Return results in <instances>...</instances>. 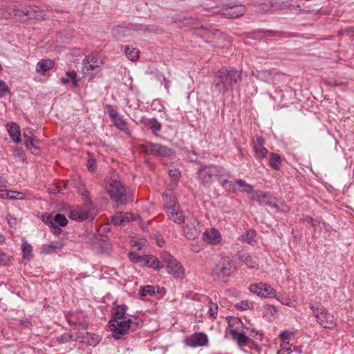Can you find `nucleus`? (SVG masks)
<instances>
[{"label":"nucleus","instance_id":"nucleus-1","mask_svg":"<svg viewBox=\"0 0 354 354\" xmlns=\"http://www.w3.org/2000/svg\"><path fill=\"white\" fill-rule=\"evenodd\" d=\"M242 81V71L233 68H222L219 69L215 76L214 86L218 91L225 94L232 89L234 84Z\"/></svg>","mask_w":354,"mask_h":354},{"label":"nucleus","instance_id":"nucleus-2","mask_svg":"<svg viewBox=\"0 0 354 354\" xmlns=\"http://www.w3.org/2000/svg\"><path fill=\"white\" fill-rule=\"evenodd\" d=\"M198 178L203 185L209 184L225 176H227L225 169L218 165H201L197 172Z\"/></svg>","mask_w":354,"mask_h":354},{"label":"nucleus","instance_id":"nucleus-3","mask_svg":"<svg viewBox=\"0 0 354 354\" xmlns=\"http://www.w3.org/2000/svg\"><path fill=\"white\" fill-rule=\"evenodd\" d=\"M236 270V266L230 258L223 257L215 265L211 276L214 281H226Z\"/></svg>","mask_w":354,"mask_h":354},{"label":"nucleus","instance_id":"nucleus-4","mask_svg":"<svg viewBox=\"0 0 354 354\" xmlns=\"http://www.w3.org/2000/svg\"><path fill=\"white\" fill-rule=\"evenodd\" d=\"M109 327L112 331L113 336L119 339L121 335L128 333L129 331H134L138 327V323L128 318L124 319H112L109 322Z\"/></svg>","mask_w":354,"mask_h":354},{"label":"nucleus","instance_id":"nucleus-5","mask_svg":"<svg viewBox=\"0 0 354 354\" xmlns=\"http://www.w3.org/2000/svg\"><path fill=\"white\" fill-rule=\"evenodd\" d=\"M6 16L16 21H23L24 17L32 18L35 10L26 4H10L5 8Z\"/></svg>","mask_w":354,"mask_h":354},{"label":"nucleus","instance_id":"nucleus-6","mask_svg":"<svg viewBox=\"0 0 354 354\" xmlns=\"http://www.w3.org/2000/svg\"><path fill=\"white\" fill-rule=\"evenodd\" d=\"M106 189L111 198L116 203H127V195L125 187L120 180L110 179L106 184Z\"/></svg>","mask_w":354,"mask_h":354},{"label":"nucleus","instance_id":"nucleus-7","mask_svg":"<svg viewBox=\"0 0 354 354\" xmlns=\"http://www.w3.org/2000/svg\"><path fill=\"white\" fill-rule=\"evenodd\" d=\"M102 59L97 53H92L88 55L83 61L82 71L84 75L93 78V76L101 71Z\"/></svg>","mask_w":354,"mask_h":354},{"label":"nucleus","instance_id":"nucleus-8","mask_svg":"<svg viewBox=\"0 0 354 354\" xmlns=\"http://www.w3.org/2000/svg\"><path fill=\"white\" fill-rule=\"evenodd\" d=\"M310 307L321 326L329 329L333 328L335 326L336 324L333 315L330 314L324 306H319L315 307L310 305Z\"/></svg>","mask_w":354,"mask_h":354},{"label":"nucleus","instance_id":"nucleus-9","mask_svg":"<svg viewBox=\"0 0 354 354\" xmlns=\"http://www.w3.org/2000/svg\"><path fill=\"white\" fill-rule=\"evenodd\" d=\"M163 199L165 201V209L169 218L176 223H183L185 221V217L183 211L180 209L179 205L169 198L166 194H163Z\"/></svg>","mask_w":354,"mask_h":354},{"label":"nucleus","instance_id":"nucleus-10","mask_svg":"<svg viewBox=\"0 0 354 354\" xmlns=\"http://www.w3.org/2000/svg\"><path fill=\"white\" fill-rule=\"evenodd\" d=\"M251 292L262 298H275L277 295L276 290L270 285L265 283H258L251 284L249 287Z\"/></svg>","mask_w":354,"mask_h":354},{"label":"nucleus","instance_id":"nucleus-11","mask_svg":"<svg viewBox=\"0 0 354 354\" xmlns=\"http://www.w3.org/2000/svg\"><path fill=\"white\" fill-rule=\"evenodd\" d=\"M143 151L147 154L162 157H168L173 154V151L170 148L152 142L145 145L143 146Z\"/></svg>","mask_w":354,"mask_h":354},{"label":"nucleus","instance_id":"nucleus-12","mask_svg":"<svg viewBox=\"0 0 354 354\" xmlns=\"http://www.w3.org/2000/svg\"><path fill=\"white\" fill-rule=\"evenodd\" d=\"M184 342L187 346L196 348L207 346L208 344L209 339L205 333L198 332L185 337Z\"/></svg>","mask_w":354,"mask_h":354},{"label":"nucleus","instance_id":"nucleus-13","mask_svg":"<svg viewBox=\"0 0 354 354\" xmlns=\"http://www.w3.org/2000/svg\"><path fill=\"white\" fill-rule=\"evenodd\" d=\"M109 115L115 127L123 131L125 134L131 136V131L127 126L126 120L112 107L109 109Z\"/></svg>","mask_w":354,"mask_h":354},{"label":"nucleus","instance_id":"nucleus-14","mask_svg":"<svg viewBox=\"0 0 354 354\" xmlns=\"http://www.w3.org/2000/svg\"><path fill=\"white\" fill-rule=\"evenodd\" d=\"M282 73L278 72L274 68L269 70H260L256 72H252V75L255 77L257 80L263 81L267 83H273L274 78L277 75H281Z\"/></svg>","mask_w":354,"mask_h":354},{"label":"nucleus","instance_id":"nucleus-15","mask_svg":"<svg viewBox=\"0 0 354 354\" xmlns=\"http://www.w3.org/2000/svg\"><path fill=\"white\" fill-rule=\"evenodd\" d=\"M68 217L77 221H83L89 218L92 220L93 218V216L90 215L89 211L79 207L70 211Z\"/></svg>","mask_w":354,"mask_h":354},{"label":"nucleus","instance_id":"nucleus-16","mask_svg":"<svg viewBox=\"0 0 354 354\" xmlns=\"http://www.w3.org/2000/svg\"><path fill=\"white\" fill-rule=\"evenodd\" d=\"M226 6L223 11V15L228 18H237L242 16L245 12V8L241 4Z\"/></svg>","mask_w":354,"mask_h":354},{"label":"nucleus","instance_id":"nucleus-17","mask_svg":"<svg viewBox=\"0 0 354 354\" xmlns=\"http://www.w3.org/2000/svg\"><path fill=\"white\" fill-rule=\"evenodd\" d=\"M203 238V240L209 244L217 245L221 242V235L217 230L212 228L204 232Z\"/></svg>","mask_w":354,"mask_h":354},{"label":"nucleus","instance_id":"nucleus-18","mask_svg":"<svg viewBox=\"0 0 354 354\" xmlns=\"http://www.w3.org/2000/svg\"><path fill=\"white\" fill-rule=\"evenodd\" d=\"M167 272L175 278L182 279L185 277V271L181 264L174 259L167 265Z\"/></svg>","mask_w":354,"mask_h":354},{"label":"nucleus","instance_id":"nucleus-19","mask_svg":"<svg viewBox=\"0 0 354 354\" xmlns=\"http://www.w3.org/2000/svg\"><path fill=\"white\" fill-rule=\"evenodd\" d=\"M250 199L256 201L261 205H267L270 199V196L268 193L257 190L254 191L252 194L250 196Z\"/></svg>","mask_w":354,"mask_h":354},{"label":"nucleus","instance_id":"nucleus-20","mask_svg":"<svg viewBox=\"0 0 354 354\" xmlns=\"http://www.w3.org/2000/svg\"><path fill=\"white\" fill-rule=\"evenodd\" d=\"M142 265L153 268L156 270H160L163 266L162 265H160V260L153 255H144V259Z\"/></svg>","mask_w":354,"mask_h":354},{"label":"nucleus","instance_id":"nucleus-21","mask_svg":"<svg viewBox=\"0 0 354 354\" xmlns=\"http://www.w3.org/2000/svg\"><path fill=\"white\" fill-rule=\"evenodd\" d=\"M8 131L14 142L18 143L21 142V133L19 127L15 122H10L7 124Z\"/></svg>","mask_w":354,"mask_h":354},{"label":"nucleus","instance_id":"nucleus-22","mask_svg":"<svg viewBox=\"0 0 354 354\" xmlns=\"http://www.w3.org/2000/svg\"><path fill=\"white\" fill-rule=\"evenodd\" d=\"M140 123L145 127H149L153 132L160 131L162 125L156 118L149 119L145 117H142L140 120Z\"/></svg>","mask_w":354,"mask_h":354},{"label":"nucleus","instance_id":"nucleus-23","mask_svg":"<svg viewBox=\"0 0 354 354\" xmlns=\"http://www.w3.org/2000/svg\"><path fill=\"white\" fill-rule=\"evenodd\" d=\"M63 247V243L61 241H53L47 244H44L41 246V252L43 254H50L55 252L57 250H60Z\"/></svg>","mask_w":354,"mask_h":354},{"label":"nucleus","instance_id":"nucleus-24","mask_svg":"<svg viewBox=\"0 0 354 354\" xmlns=\"http://www.w3.org/2000/svg\"><path fill=\"white\" fill-rule=\"evenodd\" d=\"M54 66V62L53 60L46 59L37 63L36 66V71L39 73H44L45 72L53 68Z\"/></svg>","mask_w":354,"mask_h":354},{"label":"nucleus","instance_id":"nucleus-25","mask_svg":"<svg viewBox=\"0 0 354 354\" xmlns=\"http://www.w3.org/2000/svg\"><path fill=\"white\" fill-rule=\"evenodd\" d=\"M125 53L129 60L135 62L139 58L140 50L134 46H127Z\"/></svg>","mask_w":354,"mask_h":354},{"label":"nucleus","instance_id":"nucleus-26","mask_svg":"<svg viewBox=\"0 0 354 354\" xmlns=\"http://www.w3.org/2000/svg\"><path fill=\"white\" fill-rule=\"evenodd\" d=\"M183 232L185 236L190 240H194L199 235L198 230L194 225H186L184 227Z\"/></svg>","mask_w":354,"mask_h":354},{"label":"nucleus","instance_id":"nucleus-27","mask_svg":"<svg viewBox=\"0 0 354 354\" xmlns=\"http://www.w3.org/2000/svg\"><path fill=\"white\" fill-rule=\"evenodd\" d=\"M242 261L247 265L249 268L258 269V263L256 257H253L249 254H243L241 257Z\"/></svg>","mask_w":354,"mask_h":354},{"label":"nucleus","instance_id":"nucleus-28","mask_svg":"<svg viewBox=\"0 0 354 354\" xmlns=\"http://www.w3.org/2000/svg\"><path fill=\"white\" fill-rule=\"evenodd\" d=\"M270 166L274 170H279L281 168V159L279 155L271 153L269 159Z\"/></svg>","mask_w":354,"mask_h":354},{"label":"nucleus","instance_id":"nucleus-29","mask_svg":"<svg viewBox=\"0 0 354 354\" xmlns=\"http://www.w3.org/2000/svg\"><path fill=\"white\" fill-rule=\"evenodd\" d=\"M230 334L239 345L245 344L248 340V337L244 333H239L235 329L231 330Z\"/></svg>","mask_w":354,"mask_h":354},{"label":"nucleus","instance_id":"nucleus-30","mask_svg":"<svg viewBox=\"0 0 354 354\" xmlns=\"http://www.w3.org/2000/svg\"><path fill=\"white\" fill-rule=\"evenodd\" d=\"M236 184L239 187L242 188V189L241 190V192H246L249 196H251L252 193L254 192L252 185L247 183L243 179H238L237 180H236Z\"/></svg>","mask_w":354,"mask_h":354},{"label":"nucleus","instance_id":"nucleus-31","mask_svg":"<svg viewBox=\"0 0 354 354\" xmlns=\"http://www.w3.org/2000/svg\"><path fill=\"white\" fill-rule=\"evenodd\" d=\"M127 306L126 305L118 306L113 314V319H124Z\"/></svg>","mask_w":354,"mask_h":354},{"label":"nucleus","instance_id":"nucleus-32","mask_svg":"<svg viewBox=\"0 0 354 354\" xmlns=\"http://www.w3.org/2000/svg\"><path fill=\"white\" fill-rule=\"evenodd\" d=\"M129 32V29L123 26H118L113 30V34L117 39H120L123 36L127 35Z\"/></svg>","mask_w":354,"mask_h":354},{"label":"nucleus","instance_id":"nucleus-33","mask_svg":"<svg viewBox=\"0 0 354 354\" xmlns=\"http://www.w3.org/2000/svg\"><path fill=\"white\" fill-rule=\"evenodd\" d=\"M68 224V220L66 216L61 214H57L53 217V226L57 225L61 227H65Z\"/></svg>","mask_w":354,"mask_h":354},{"label":"nucleus","instance_id":"nucleus-34","mask_svg":"<svg viewBox=\"0 0 354 354\" xmlns=\"http://www.w3.org/2000/svg\"><path fill=\"white\" fill-rule=\"evenodd\" d=\"M21 250L24 259L32 257V247L27 242H24L21 245Z\"/></svg>","mask_w":354,"mask_h":354},{"label":"nucleus","instance_id":"nucleus-35","mask_svg":"<svg viewBox=\"0 0 354 354\" xmlns=\"http://www.w3.org/2000/svg\"><path fill=\"white\" fill-rule=\"evenodd\" d=\"M253 149L255 153V157L259 160L264 158L268 153V151L263 147V145L254 146Z\"/></svg>","mask_w":354,"mask_h":354},{"label":"nucleus","instance_id":"nucleus-36","mask_svg":"<svg viewBox=\"0 0 354 354\" xmlns=\"http://www.w3.org/2000/svg\"><path fill=\"white\" fill-rule=\"evenodd\" d=\"M71 37L72 32L70 30H64L59 33V39H57V42L68 43L71 41Z\"/></svg>","mask_w":354,"mask_h":354},{"label":"nucleus","instance_id":"nucleus-37","mask_svg":"<svg viewBox=\"0 0 354 354\" xmlns=\"http://www.w3.org/2000/svg\"><path fill=\"white\" fill-rule=\"evenodd\" d=\"M255 231L253 230H249L245 233V234L243 235V239L244 241H245L248 244L252 245L255 242Z\"/></svg>","mask_w":354,"mask_h":354},{"label":"nucleus","instance_id":"nucleus-38","mask_svg":"<svg viewBox=\"0 0 354 354\" xmlns=\"http://www.w3.org/2000/svg\"><path fill=\"white\" fill-rule=\"evenodd\" d=\"M155 294V288L153 286H146L140 290V295L142 297Z\"/></svg>","mask_w":354,"mask_h":354},{"label":"nucleus","instance_id":"nucleus-39","mask_svg":"<svg viewBox=\"0 0 354 354\" xmlns=\"http://www.w3.org/2000/svg\"><path fill=\"white\" fill-rule=\"evenodd\" d=\"M160 259L162 263H165V266L169 264L170 262L173 261L175 259L173 256L171 255L170 253L165 251L162 252L160 254Z\"/></svg>","mask_w":354,"mask_h":354},{"label":"nucleus","instance_id":"nucleus-40","mask_svg":"<svg viewBox=\"0 0 354 354\" xmlns=\"http://www.w3.org/2000/svg\"><path fill=\"white\" fill-rule=\"evenodd\" d=\"M73 335L70 333H64L57 337L56 340L59 344H64L73 340Z\"/></svg>","mask_w":354,"mask_h":354},{"label":"nucleus","instance_id":"nucleus-41","mask_svg":"<svg viewBox=\"0 0 354 354\" xmlns=\"http://www.w3.org/2000/svg\"><path fill=\"white\" fill-rule=\"evenodd\" d=\"M129 258L133 263H140L142 264L144 256H140L136 252H130L129 253Z\"/></svg>","mask_w":354,"mask_h":354},{"label":"nucleus","instance_id":"nucleus-42","mask_svg":"<svg viewBox=\"0 0 354 354\" xmlns=\"http://www.w3.org/2000/svg\"><path fill=\"white\" fill-rule=\"evenodd\" d=\"M209 313L213 318H216L217 317L218 305L216 303H213L212 301L209 302Z\"/></svg>","mask_w":354,"mask_h":354},{"label":"nucleus","instance_id":"nucleus-43","mask_svg":"<svg viewBox=\"0 0 354 354\" xmlns=\"http://www.w3.org/2000/svg\"><path fill=\"white\" fill-rule=\"evenodd\" d=\"M66 76L68 78V80H71L73 82V84L75 87L78 85V80L77 78V73L75 71H67L66 73Z\"/></svg>","mask_w":354,"mask_h":354},{"label":"nucleus","instance_id":"nucleus-44","mask_svg":"<svg viewBox=\"0 0 354 354\" xmlns=\"http://www.w3.org/2000/svg\"><path fill=\"white\" fill-rule=\"evenodd\" d=\"M111 222L115 225H119L121 223H124L123 214L120 212V213H118L115 215L111 216Z\"/></svg>","mask_w":354,"mask_h":354},{"label":"nucleus","instance_id":"nucleus-45","mask_svg":"<svg viewBox=\"0 0 354 354\" xmlns=\"http://www.w3.org/2000/svg\"><path fill=\"white\" fill-rule=\"evenodd\" d=\"M38 142V140H34V141L26 143V148L34 154H38L39 152L38 147L35 144V142Z\"/></svg>","mask_w":354,"mask_h":354},{"label":"nucleus","instance_id":"nucleus-46","mask_svg":"<svg viewBox=\"0 0 354 354\" xmlns=\"http://www.w3.org/2000/svg\"><path fill=\"white\" fill-rule=\"evenodd\" d=\"M263 308H264L265 313L266 315L274 316L277 313V310L276 307L273 305H270V304L266 305L263 307Z\"/></svg>","mask_w":354,"mask_h":354},{"label":"nucleus","instance_id":"nucleus-47","mask_svg":"<svg viewBox=\"0 0 354 354\" xmlns=\"http://www.w3.org/2000/svg\"><path fill=\"white\" fill-rule=\"evenodd\" d=\"M10 93V88L3 81H0V97L6 96Z\"/></svg>","mask_w":354,"mask_h":354},{"label":"nucleus","instance_id":"nucleus-48","mask_svg":"<svg viewBox=\"0 0 354 354\" xmlns=\"http://www.w3.org/2000/svg\"><path fill=\"white\" fill-rule=\"evenodd\" d=\"M43 221L50 227L53 226V217L49 214H44L42 215Z\"/></svg>","mask_w":354,"mask_h":354},{"label":"nucleus","instance_id":"nucleus-49","mask_svg":"<svg viewBox=\"0 0 354 354\" xmlns=\"http://www.w3.org/2000/svg\"><path fill=\"white\" fill-rule=\"evenodd\" d=\"M32 136H33L32 132L30 129H26L24 131V138L25 140V144L35 140L32 138Z\"/></svg>","mask_w":354,"mask_h":354},{"label":"nucleus","instance_id":"nucleus-50","mask_svg":"<svg viewBox=\"0 0 354 354\" xmlns=\"http://www.w3.org/2000/svg\"><path fill=\"white\" fill-rule=\"evenodd\" d=\"M236 309L245 310L250 308V303L248 301H241L236 304Z\"/></svg>","mask_w":354,"mask_h":354},{"label":"nucleus","instance_id":"nucleus-51","mask_svg":"<svg viewBox=\"0 0 354 354\" xmlns=\"http://www.w3.org/2000/svg\"><path fill=\"white\" fill-rule=\"evenodd\" d=\"M150 74H151L153 75V77L154 79L157 80L158 81H159L160 82H162V80H165V77L162 72L154 71V72H151Z\"/></svg>","mask_w":354,"mask_h":354},{"label":"nucleus","instance_id":"nucleus-52","mask_svg":"<svg viewBox=\"0 0 354 354\" xmlns=\"http://www.w3.org/2000/svg\"><path fill=\"white\" fill-rule=\"evenodd\" d=\"M324 83L328 86H336L342 84V83H339L336 80L333 79L324 80Z\"/></svg>","mask_w":354,"mask_h":354},{"label":"nucleus","instance_id":"nucleus-53","mask_svg":"<svg viewBox=\"0 0 354 354\" xmlns=\"http://www.w3.org/2000/svg\"><path fill=\"white\" fill-rule=\"evenodd\" d=\"M123 220L124 222H129L131 221L136 220V217L130 212H126L123 214Z\"/></svg>","mask_w":354,"mask_h":354},{"label":"nucleus","instance_id":"nucleus-54","mask_svg":"<svg viewBox=\"0 0 354 354\" xmlns=\"http://www.w3.org/2000/svg\"><path fill=\"white\" fill-rule=\"evenodd\" d=\"M78 192L79 193L84 196V197H88V190L86 189V188L85 187L84 185H80L78 187Z\"/></svg>","mask_w":354,"mask_h":354},{"label":"nucleus","instance_id":"nucleus-55","mask_svg":"<svg viewBox=\"0 0 354 354\" xmlns=\"http://www.w3.org/2000/svg\"><path fill=\"white\" fill-rule=\"evenodd\" d=\"M169 174L171 177L173 178L174 180H177L180 177V173L178 169H171L169 171Z\"/></svg>","mask_w":354,"mask_h":354},{"label":"nucleus","instance_id":"nucleus-56","mask_svg":"<svg viewBox=\"0 0 354 354\" xmlns=\"http://www.w3.org/2000/svg\"><path fill=\"white\" fill-rule=\"evenodd\" d=\"M254 146H263L265 143V140L261 137L257 136L255 140H253Z\"/></svg>","mask_w":354,"mask_h":354},{"label":"nucleus","instance_id":"nucleus-57","mask_svg":"<svg viewBox=\"0 0 354 354\" xmlns=\"http://www.w3.org/2000/svg\"><path fill=\"white\" fill-rule=\"evenodd\" d=\"M87 167L89 171H93L95 169V161L93 159H88Z\"/></svg>","mask_w":354,"mask_h":354},{"label":"nucleus","instance_id":"nucleus-58","mask_svg":"<svg viewBox=\"0 0 354 354\" xmlns=\"http://www.w3.org/2000/svg\"><path fill=\"white\" fill-rule=\"evenodd\" d=\"M9 261V257L3 252H0V264L6 263Z\"/></svg>","mask_w":354,"mask_h":354},{"label":"nucleus","instance_id":"nucleus-59","mask_svg":"<svg viewBox=\"0 0 354 354\" xmlns=\"http://www.w3.org/2000/svg\"><path fill=\"white\" fill-rule=\"evenodd\" d=\"M49 192L50 194H57V193H61V186L60 185H55L53 187L49 189Z\"/></svg>","mask_w":354,"mask_h":354},{"label":"nucleus","instance_id":"nucleus-60","mask_svg":"<svg viewBox=\"0 0 354 354\" xmlns=\"http://www.w3.org/2000/svg\"><path fill=\"white\" fill-rule=\"evenodd\" d=\"M50 227L53 229L52 232L54 234L57 236L61 234L62 230L57 225L51 226Z\"/></svg>","mask_w":354,"mask_h":354},{"label":"nucleus","instance_id":"nucleus-61","mask_svg":"<svg viewBox=\"0 0 354 354\" xmlns=\"http://www.w3.org/2000/svg\"><path fill=\"white\" fill-rule=\"evenodd\" d=\"M280 336L283 340H286L288 339L289 333L288 332L284 331L281 333Z\"/></svg>","mask_w":354,"mask_h":354},{"label":"nucleus","instance_id":"nucleus-62","mask_svg":"<svg viewBox=\"0 0 354 354\" xmlns=\"http://www.w3.org/2000/svg\"><path fill=\"white\" fill-rule=\"evenodd\" d=\"M15 156H18V157H21V158H24V152H23V151H22V150H21V149H17V150H16V151H15Z\"/></svg>","mask_w":354,"mask_h":354},{"label":"nucleus","instance_id":"nucleus-63","mask_svg":"<svg viewBox=\"0 0 354 354\" xmlns=\"http://www.w3.org/2000/svg\"><path fill=\"white\" fill-rule=\"evenodd\" d=\"M267 205H269L274 209H277V210H279V207L277 203L271 202L270 201H268V203L267 204Z\"/></svg>","mask_w":354,"mask_h":354},{"label":"nucleus","instance_id":"nucleus-64","mask_svg":"<svg viewBox=\"0 0 354 354\" xmlns=\"http://www.w3.org/2000/svg\"><path fill=\"white\" fill-rule=\"evenodd\" d=\"M306 221H307L308 223H310L312 225H313V226H315V225H316V224H315V223L314 219H313V218H312L311 217H308H308H306Z\"/></svg>","mask_w":354,"mask_h":354}]
</instances>
